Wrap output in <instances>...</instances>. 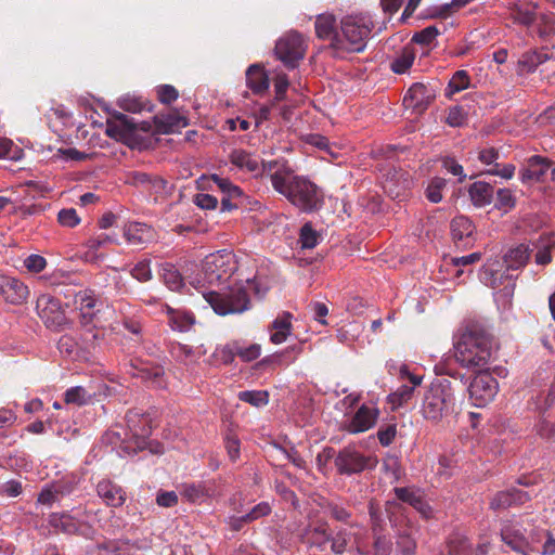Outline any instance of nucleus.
I'll return each instance as SVG.
<instances>
[{"mask_svg": "<svg viewBox=\"0 0 555 555\" xmlns=\"http://www.w3.org/2000/svg\"><path fill=\"white\" fill-rule=\"evenodd\" d=\"M539 34L541 37L555 35V17L552 14H543L539 22Z\"/></svg>", "mask_w": 555, "mask_h": 555, "instance_id": "nucleus-61", "label": "nucleus"}, {"mask_svg": "<svg viewBox=\"0 0 555 555\" xmlns=\"http://www.w3.org/2000/svg\"><path fill=\"white\" fill-rule=\"evenodd\" d=\"M24 267L29 273H40L46 269L47 260L40 255L33 254L25 258Z\"/></svg>", "mask_w": 555, "mask_h": 555, "instance_id": "nucleus-54", "label": "nucleus"}, {"mask_svg": "<svg viewBox=\"0 0 555 555\" xmlns=\"http://www.w3.org/2000/svg\"><path fill=\"white\" fill-rule=\"evenodd\" d=\"M131 374L156 387H162L164 384V369L159 365L141 364L140 366H133Z\"/></svg>", "mask_w": 555, "mask_h": 555, "instance_id": "nucleus-31", "label": "nucleus"}, {"mask_svg": "<svg viewBox=\"0 0 555 555\" xmlns=\"http://www.w3.org/2000/svg\"><path fill=\"white\" fill-rule=\"evenodd\" d=\"M178 91L170 85H163L157 88L158 100L164 104H170L178 99Z\"/></svg>", "mask_w": 555, "mask_h": 555, "instance_id": "nucleus-62", "label": "nucleus"}, {"mask_svg": "<svg viewBox=\"0 0 555 555\" xmlns=\"http://www.w3.org/2000/svg\"><path fill=\"white\" fill-rule=\"evenodd\" d=\"M156 131L158 133H173L188 126V119L176 112L159 114L154 117Z\"/></svg>", "mask_w": 555, "mask_h": 555, "instance_id": "nucleus-25", "label": "nucleus"}, {"mask_svg": "<svg viewBox=\"0 0 555 555\" xmlns=\"http://www.w3.org/2000/svg\"><path fill=\"white\" fill-rule=\"evenodd\" d=\"M240 400L254 406H263L269 401V393L262 390H246L238 393Z\"/></svg>", "mask_w": 555, "mask_h": 555, "instance_id": "nucleus-44", "label": "nucleus"}, {"mask_svg": "<svg viewBox=\"0 0 555 555\" xmlns=\"http://www.w3.org/2000/svg\"><path fill=\"white\" fill-rule=\"evenodd\" d=\"M211 181L230 197H238L242 195L241 189L234 185L229 179L219 177L218 175H212Z\"/></svg>", "mask_w": 555, "mask_h": 555, "instance_id": "nucleus-51", "label": "nucleus"}, {"mask_svg": "<svg viewBox=\"0 0 555 555\" xmlns=\"http://www.w3.org/2000/svg\"><path fill=\"white\" fill-rule=\"evenodd\" d=\"M543 532L527 529L521 522L509 521L502 526L500 531L501 541L512 551L522 555H530V552H538V545L541 543Z\"/></svg>", "mask_w": 555, "mask_h": 555, "instance_id": "nucleus-6", "label": "nucleus"}, {"mask_svg": "<svg viewBox=\"0 0 555 555\" xmlns=\"http://www.w3.org/2000/svg\"><path fill=\"white\" fill-rule=\"evenodd\" d=\"M480 281L491 288L495 289L502 286L495 293V301L504 309L511 306L515 291V282L511 275L501 271L499 261H488L479 273Z\"/></svg>", "mask_w": 555, "mask_h": 555, "instance_id": "nucleus-7", "label": "nucleus"}, {"mask_svg": "<svg viewBox=\"0 0 555 555\" xmlns=\"http://www.w3.org/2000/svg\"><path fill=\"white\" fill-rule=\"evenodd\" d=\"M373 23L365 15H349L341 20L340 31L331 47L337 52H362L372 33Z\"/></svg>", "mask_w": 555, "mask_h": 555, "instance_id": "nucleus-3", "label": "nucleus"}, {"mask_svg": "<svg viewBox=\"0 0 555 555\" xmlns=\"http://www.w3.org/2000/svg\"><path fill=\"white\" fill-rule=\"evenodd\" d=\"M336 20L332 14H320L315 21V33L320 39L334 41V37L338 31H335Z\"/></svg>", "mask_w": 555, "mask_h": 555, "instance_id": "nucleus-36", "label": "nucleus"}, {"mask_svg": "<svg viewBox=\"0 0 555 555\" xmlns=\"http://www.w3.org/2000/svg\"><path fill=\"white\" fill-rule=\"evenodd\" d=\"M397 435V426L396 424H388L386 426L379 427L377 431V438L382 446L387 447L392 443L395 437Z\"/></svg>", "mask_w": 555, "mask_h": 555, "instance_id": "nucleus-60", "label": "nucleus"}, {"mask_svg": "<svg viewBox=\"0 0 555 555\" xmlns=\"http://www.w3.org/2000/svg\"><path fill=\"white\" fill-rule=\"evenodd\" d=\"M246 85L256 94L267 91L269 78L262 66L254 64L247 68Z\"/></svg>", "mask_w": 555, "mask_h": 555, "instance_id": "nucleus-28", "label": "nucleus"}, {"mask_svg": "<svg viewBox=\"0 0 555 555\" xmlns=\"http://www.w3.org/2000/svg\"><path fill=\"white\" fill-rule=\"evenodd\" d=\"M127 427L131 436L135 439V447H125L128 452H135L145 446L146 438L152 433L151 418L149 415L138 411H130L126 416Z\"/></svg>", "mask_w": 555, "mask_h": 555, "instance_id": "nucleus-14", "label": "nucleus"}, {"mask_svg": "<svg viewBox=\"0 0 555 555\" xmlns=\"http://www.w3.org/2000/svg\"><path fill=\"white\" fill-rule=\"evenodd\" d=\"M271 335L270 340L275 344H282L291 335L292 332V314L283 312L280 314L270 326Z\"/></svg>", "mask_w": 555, "mask_h": 555, "instance_id": "nucleus-29", "label": "nucleus"}, {"mask_svg": "<svg viewBox=\"0 0 555 555\" xmlns=\"http://www.w3.org/2000/svg\"><path fill=\"white\" fill-rule=\"evenodd\" d=\"M57 220L63 227L74 228L80 222L76 209L65 208L59 211Z\"/></svg>", "mask_w": 555, "mask_h": 555, "instance_id": "nucleus-57", "label": "nucleus"}, {"mask_svg": "<svg viewBox=\"0 0 555 555\" xmlns=\"http://www.w3.org/2000/svg\"><path fill=\"white\" fill-rule=\"evenodd\" d=\"M469 76L466 70H457L449 81L448 94L465 90L469 86Z\"/></svg>", "mask_w": 555, "mask_h": 555, "instance_id": "nucleus-48", "label": "nucleus"}, {"mask_svg": "<svg viewBox=\"0 0 555 555\" xmlns=\"http://www.w3.org/2000/svg\"><path fill=\"white\" fill-rule=\"evenodd\" d=\"M440 34L441 31L436 25H430L416 31L412 37V41L424 47H429Z\"/></svg>", "mask_w": 555, "mask_h": 555, "instance_id": "nucleus-41", "label": "nucleus"}, {"mask_svg": "<svg viewBox=\"0 0 555 555\" xmlns=\"http://www.w3.org/2000/svg\"><path fill=\"white\" fill-rule=\"evenodd\" d=\"M261 353V347L258 344H250L248 346L242 345L237 341V357L244 362L256 360Z\"/></svg>", "mask_w": 555, "mask_h": 555, "instance_id": "nucleus-52", "label": "nucleus"}, {"mask_svg": "<svg viewBox=\"0 0 555 555\" xmlns=\"http://www.w3.org/2000/svg\"><path fill=\"white\" fill-rule=\"evenodd\" d=\"M537 431L540 437L550 439L555 435V426L551 420L542 416L537 425Z\"/></svg>", "mask_w": 555, "mask_h": 555, "instance_id": "nucleus-63", "label": "nucleus"}, {"mask_svg": "<svg viewBox=\"0 0 555 555\" xmlns=\"http://www.w3.org/2000/svg\"><path fill=\"white\" fill-rule=\"evenodd\" d=\"M152 125L149 121H135L133 118L118 113L114 119L107 121L106 133L120 140H135L138 132H150Z\"/></svg>", "mask_w": 555, "mask_h": 555, "instance_id": "nucleus-11", "label": "nucleus"}, {"mask_svg": "<svg viewBox=\"0 0 555 555\" xmlns=\"http://www.w3.org/2000/svg\"><path fill=\"white\" fill-rule=\"evenodd\" d=\"M550 59L551 55L543 50L526 52L518 61V72L520 74L532 73L540 64H543Z\"/></svg>", "mask_w": 555, "mask_h": 555, "instance_id": "nucleus-33", "label": "nucleus"}, {"mask_svg": "<svg viewBox=\"0 0 555 555\" xmlns=\"http://www.w3.org/2000/svg\"><path fill=\"white\" fill-rule=\"evenodd\" d=\"M311 544L318 546L320 550H324L328 541H331V534L324 526L315 527L309 535Z\"/></svg>", "mask_w": 555, "mask_h": 555, "instance_id": "nucleus-53", "label": "nucleus"}, {"mask_svg": "<svg viewBox=\"0 0 555 555\" xmlns=\"http://www.w3.org/2000/svg\"><path fill=\"white\" fill-rule=\"evenodd\" d=\"M499 390L498 380L488 372L478 373L469 384V398L476 406L490 403Z\"/></svg>", "mask_w": 555, "mask_h": 555, "instance_id": "nucleus-13", "label": "nucleus"}, {"mask_svg": "<svg viewBox=\"0 0 555 555\" xmlns=\"http://www.w3.org/2000/svg\"><path fill=\"white\" fill-rule=\"evenodd\" d=\"M131 275L140 282H146L152 278L150 261L143 260L138 262L131 270Z\"/></svg>", "mask_w": 555, "mask_h": 555, "instance_id": "nucleus-59", "label": "nucleus"}, {"mask_svg": "<svg viewBox=\"0 0 555 555\" xmlns=\"http://www.w3.org/2000/svg\"><path fill=\"white\" fill-rule=\"evenodd\" d=\"M393 491L397 499L413 506L424 517L428 518L431 516V507L424 500L423 493L420 489L402 487L395 488Z\"/></svg>", "mask_w": 555, "mask_h": 555, "instance_id": "nucleus-22", "label": "nucleus"}, {"mask_svg": "<svg viewBox=\"0 0 555 555\" xmlns=\"http://www.w3.org/2000/svg\"><path fill=\"white\" fill-rule=\"evenodd\" d=\"M0 294L7 304L20 306L27 301L30 292L22 280L0 274Z\"/></svg>", "mask_w": 555, "mask_h": 555, "instance_id": "nucleus-15", "label": "nucleus"}, {"mask_svg": "<svg viewBox=\"0 0 555 555\" xmlns=\"http://www.w3.org/2000/svg\"><path fill=\"white\" fill-rule=\"evenodd\" d=\"M538 249L535 254V262L541 266L548 264L552 261V249L555 247V241L551 235H543L537 242Z\"/></svg>", "mask_w": 555, "mask_h": 555, "instance_id": "nucleus-37", "label": "nucleus"}, {"mask_svg": "<svg viewBox=\"0 0 555 555\" xmlns=\"http://www.w3.org/2000/svg\"><path fill=\"white\" fill-rule=\"evenodd\" d=\"M91 395L81 386L72 387L65 392V402L83 405L90 400Z\"/></svg>", "mask_w": 555, "mask_h": 555, "instance_id": "nucleus-45", "label": "nucleus"}, {"mask_svg": "<svg viewBox=\"0 0 555 555\" xmlns=\"http://www.w3.org/2000/svg\"><path fill=\"white\" fill-rule=\"evenodd\" d=\"M435 98V92L428 86L416 82L413 83L403 98V105L417 113L424 112Z\"/></svg>", "mask_w": 555, "mask_h": 555, "instance_id": "nucleus-18", "label": "nucleus"}, {"mask_svg": "<svg viewBox=\"0 0 555 555\" xmlns=\"http://www.w3.org/2000/svg\"><path fill=\"white\" fill-rule=\"evenodd\" d=\"M401 378H408L411 385H402L389 396L391 403L402 405L408 402L413 395L415 386L422 383V377L410 373L405 367L400 370Z\"/></svg>", "mask_w": 555, "mask_h": 555, "instance_id": "nucleus-24", "label": "nucleus"}, {"mask_svg": "<svg viewBox=\"0 0 555 555\" xmlns=\"http://www.w3.org/2000/svg\"><path fill=\"white\" fill-rule=\"evenodd\" d=\"M163 279L165 284L172 291H177L182 286V278L171 264H166L163 268Z\"/></svg>", "mask_w": 555, "mask_h": 555, "instance_id": "nucleus-50", "label": "nucleus"}, {"mask_svg": "<svg viewBox=\"0 0 555 555\" xmlns=\"http://www.w3.org/2000/svg\"><path fill=\"white\" fill-rule=\"evenodd\" d=\"M72 491L70 487L57 483L53 487H47L38 495V502L43 505H51L57 500L59 495L67 494Z\"/></svg>", "mask_w": 555, "mask_h": 555, "instance_id": "nucleus-39", "label": "nucleus"}, {"mask_svg": "<svg viewBox=\"0 0 555 555\" xmlns=\"http://www.w3.org/2000/svg\"><path fill=\"white\" fill-rule=\"evenodd\" d=\"M166 311L173 330L185 332L190 330L195 322L194 315L191 312L176 310L169 306H166Z\"/></svg>", "mask_w": 555, "mask_h": 555, "instance_id": "nucleus-35", "label": "nucleus"}, {"mask_svg": "<svg viewBox=\"0 0 555 555\" xmlns=\"http://www.w3.org/2000/svg\"><path fill=\"white\" fill-rule=\"evenodd\" d=\"M96 493L111 507H119L126 502L125 490L109 479H102L98 482Z\"/></svg>", "mask_w": 555, "mask_h": 555, "instance_id": "nucleus-20", "label": "nucleus"}, {"mask_svg": "<svg viewBox=\"0 0 555 555\" xmlns=\"http://www.w3.org/2000/svg\"><path fill=\"white\" fill-rule=\"evenodd\" d=\"M416 551V541L413 531L405 530L398 534L397 552L400 555H414Z\"/></svg>", "mask_w": 555, "mask_h": 555, "instance_id": "nucleus-40", "label": "nucleus"}, {"mask_svg": "<svg viewBox=\"0 0 555 555\" xmlns=\"http://www.w3.org/2000/svg\"><path fill=\"white\" fill-rule=\"evenodd\" d=\"M124 236L128 244L142 246L154 240V231L145 223L130 222L124 228Z\"/></svg>", "mask_w": 555, "mask_h": 555, "instance_id": "nucleus-23", "label": "nucleus"}, {"mask_svg": "<svg viewBox=\"0 0 555 555\" xmlns=\"http://www.w3.org/2000/svg\"><path fill=\"white\" fill-rule=\"evenodd\" d=\"M305 42L300 34L291 31L280 38L275 44V55L288 68H295L305 56Z\"/></svg>", "mask_w": 555, "mask_h": 555, "instance_id": "nucleus-9", "label": "nucleus"}, {"mask_svg": "<svg viewBox=\"0 0 555 555\" xmlns=\"http://www.w3.org/2000/svg\"><path fill=\"white\" fill-rule=\"evenodd\" d=\"M319 234L314 231L310 223H306L300 229L299 243L301 248L312 249L318 245Z\"/></svg>", "mask_w": 555, "mask_h": 555, "instance_id": "nucleus-46", "label": "nucleus"}, {"mask_svg": "<svg viewBox=\"0 0 555 555\" xmlns=\"http://www.w3.org/2000/svg\"><path fill=\"white\" fill-rule=\"evenodd\" d=\"M36 309L39 318L47 327L60 330L66 324V314L61 301L50 294H41L38 296Z\"/></svg>", "mask_w": 555, "mask_h": 555, "instance_id": "nucleus-12", "label": "nucleus"}, {"mask_svg": "<svg viewBox=\"0 0 555 555\" xmlns=\"http://www.w3.org/2000/svg\"><path fill=\"white\" fill-rule=\"evenodd\" d=\"M552 166V162L542 156H532L528 160V166L524 169L521 175V180L526 181H541L544 176L547 173L548 169Z\"/></svg>", "mask_w": 555, "mask_h": 555, "instance_id": "nucleus-26", "label": "nucleus"}, {"mask_svg": "<svg viewBox=\"0 0 555 555\" xmlns=\"http://www.w3.org/2000/svg\"><path fill=\"white\" fill-rule=\"evenodd\" d=\"M49 525L63 533H77L80 522L68 513H53L49 517Z\"/></svg>", "mask_w": 555, "mask_h": 555, "instance_id": "nucleus-30", "label": "nucleus"}, {"mask_svg": "<svg viewBox=\"0 0 555 555\" xmlns=\"http://www.w3.org/2000/svg\"><path fill=\"white\" fill-rule=\"evenodd\" d=\"M454 348L456 362L469 370L483 369L493 356L490 335L477 330L463 333Z\"/></svg>", "mask_w": 555, "mask_h": 555, "instance_id": "nucleus-2", "label": "nucleus"}, {"mask_svg": "<svg viewBox=\"0 0 555 555\" xmlns=\"http://www.w3.org/2000/svg\"><path fill=\"white\" fill-rule=\"evenodd\" d=\"M376 465V457L365 456L352 448H344L335 457V466L341 475L359 474L365 469H373Z\"/></svg>", "mask_w": 555, "mask_h": 555, "instance_id": "nucleus-10", "label": "nucleus"}, {"mask_svg": "<svg viewBox=\"0 0 555 555\" xmlns=\"http://www.w3.org/2000/svg\"><path fill=\"white\" fill-rule=\"evenodd\" d=\"M392 551V542L386 537L378 535L374 541L375 555H390Z\"/></svg>", "mask_w": 555, "mask_h": 555, "instance_id": "nucleus-64", "label": "nucleus"}, {"mask_svg": "<svg viewBox=\"0 0 555 555\" xmlns=\"http://www.w3.org/2000/svg\"><path fill=\"white\" fill-rule=\"evenodd\" d=\"M455 398L449 385H431L426 391L422 413L423 416L431 422L439 423L454 412Z\"/></svg>", "mask_w": 555, "mask_h": 555, "instance_id": "nucleus-5", "label": "nucleus"}, {"mask_svg": "<svg viewBox=\"0 0 555 555\" xmlns=\"http://www.w3.org/2000/svg\"><path fill=\"white\" fill-rule=\"evenodd\" d=\"M80 311V317L83 324H89L93 321L96 313L100 311L102 302L95 297L94 292L85 289L76 295L75 299Z\"/></svg>", "mask_w": 555, "mask_h": 555, "instance_id": "nucleus-21", "label": "nucleus"}, {"mask_svg": "<svg viewBox=\"0 0 555 555\" xmlns=\"http://www.w3.org/2000/svg\"><path fill=\"white\" fill-rule=\"evenodd\" d=\"M415 52L413 48L405 47L400 54L392 61L391 69L396 74H404L414 63Z\"/></svg>", "mask_w": 555, "mask_h": 555, "instance_id": "nucleus-38", "label": "nucleus"}, {"mask_svg": "<svg viewBox=\"0 0 555 555\" xmlns=\"http://www.w3.org/2000/svg\"><path fill=\"white\" fill-rule=\"evenodd\" d=\"M205 300L219 315L242 313L249 309L246 285L234 282L221 291H209L203 294Z\"/></svg>", "mask_w": 555, "mask_h": 555, "instance_id": "nucleus-4", "label": "nucleus"}, {"mask_svg": "<svg viewBox=\"0 0 555 555\" xmlns=\"http://www.w3.org/2000/svg\"><path fill=\"white\" fill-rule=\"evenodd\" d=\"M469 197L477 207L489 205L493 197V186L487 182H474L468 189Z\"/></svg>", "mask_w": 555, "mask_h": 555, "instance_id": "nucleus-32", "label": "nucleus"}, {"mask_svg": "<svg viewBox=\"0 0 555 555\" xmlns=\"http://www.w3.org/2000/svg\"><path fill=\"white\" fill-rule=\"evenodd\" d=\"M230 163L237 169L249 172L257 176H263L267 178L264 172V165L269 162H260L259 157L244 149H234L229 154Z\"/></svg>", "mask_w": 555, "mask_h": 555, "instance_id": "nucleus-17", "label": "nucleus"}, {"mask_svg": "<svg viewBox=\"0 0 555 555\" xmlns=\"http://www.w3.org/2000/svg\"><path fill=\"white\" fill-rule=\"evenodd\" d=\"M331 550L335 554H343L347 551L350 541L349 533L346 530H340L334 538H331Z\"/></svg>", "mask_w": 555, "mask_h": 555, "instance_id": "nucleus-56", "label": "nucleus"}, {"mask_svg": "<svg viewBox=\"0 0 555 555\" xmlns=\"http://www.w3.org/2000/svg\"><path fill=\"white\" fill-rule=\"evenodd\" d=\"M529 492L520 489H511L498 492L490 502V508L493 511H502L512 506H520L530 501Z\"/></svg>", "mask_w": 555, "mask_h": 555, "instance_id": "nucleus-19", "label": "nucleus"}, {"mask_svg": "<svg viewBox=\"0 0 555 555\" xmlns=\"http://www.w3.org/2000/svg\"><path fill=\"white\" fill-rule=\"evenodd\" d=\"M378 417V410L365 404L361 405L354 415L341 424V429L349 434H359L372 428Z\"/></svg>", "mask_w": 555, "mask_h": 555, "instance_id": "nucleus-16", "label": "nucleus"}, {"mask_svg": "<svg viewBox=\"0 0 555 555\" xmlns=\"http://www.w3.org/2000/svg\"><path fill=\"white\" fill-rule=\"evenodd\" d=\"M383 470L392 479V481H398L402 476V468L399 457L393 454H387L383 459Z\"/></svg>", "mask_w": 555, "mask_h": 555, "instance_id": "nucleus-42", "label": "nucleus"}, {"mask_svg": "<svg viewBox=\"0 0 555 555\" xmlns=\"http://www.w3.org/2000/svg\"><path fill=\"white\" fill-rule=\"evenodd\" d=\"M475 232V225L465 216H457L451 221V233L456 244L464 242V246L469 245Z\"/></svg>", "mask_w": 555, "mask_h": 555, "instance_id": "nucleus-27", "label": "nucleus"}, {"mask_svg": "<svg viewBox=\"0 0 555 555\" xmlns=\"http://www.w3.org/2000/svg\"><path fill=\"white\" fill-rule=\"evenodd\" d=\"M447 181L443 178H434L427 189L426 196L431 203H439L442 199V190L446 188Z\"/></svg>", "mask_w": 555, "mask_h": 555, "instance_id": "nucleus-49", "label": "nucleus"}, {"mask_svg": "<svg viewBox=\"0 0 555 555\" xmlns=\"http://www.w3.org/2000/svg\"><path fill=\"white\" fill-rule=\"evenodd\" d=\"M530 257V250L527 245L519 244L511 248L504 256V262L507 269L517 270L522 268Z\"/></svg>", "mask_w": 555, "mask_h": 555, "instance_id": "nucleus-34", "label": "nucleus"}, {"mask_svg": "<svg viewBox=\"0 0 555 555\" xmlns=\"http://www.w3.org/2000/svg\"><path fill=\"white\" fill-rule=\"evenodd\" d=\"M264 172L275 192L283 195L300 211L312 212L323 205V192L309 179L298 176L286 160H270Z\"/></svg>", "mask_w": 555, "mask_h": 555, "instance_id": "nucleus-1", "label": "nucleus"}, {"mask_svg": "<svg viewBox=\"0 0 555 555\" xmlns=\"http://www.w3.org/2000/svg\"><path fill=\"white\" fill-rule=\"evenodd\" d=\"M234 271L233 256L216 253L207 256L203 263L204 279L208 284L228 281Z\"/></svg>", "mask_w": 555, "mask_h": 555, "instance_id": "nucleus-8", "label": "nucleus"}, {"mask_svg": "<svg viewBox=\"0 0 555 555\" xmlns=\"http://www.w3.org/2000/svg\"><path fill=\"white\" fill-rule=\"evenodd\" d=\"M237 356V341H231L224 346L216 348L214 358L223 364H230Z\"/></svg>", "mask_w": 555, "mask_h": 555, "instance_id": "nucleus-43", "label": "nucleus"}, {"mask_svg": "<svg viewBox=\"0 0 555 555\" xmlns=\"http://www.w3.org/2000/svg\"><path fill=\"white\" fill-rule=\"evenodd\" d=\"M467 120V113L461 106H453L449 109L447 124L451 127H461Z\"/></svg>", "mask_w": 555, "mask_h": 555, "instance_id": "nucleus-55", "label": "nucleus"}, {"mask_svg": "<svg viewBox=\"0 0 555 555\" xmlns=\"http://www.w3.org/2000/svg\"><path fill=\"white\" fill-rule=\"evenodd\" d=\"M515 206V197L511 190L500 189L496 192V207L499 209L508 210Z\"/></svg>", "mask_w": 555, "mask_h": 555, "instance_id": "nucleus-58", "label": "nucleus"}, {"mask_svg": "<svg viewBox=\"0 0 555 555\" xmlns=\"http://www.w3.org/2000/svg\"><path fill=\"white\" fill-rule=\"evenodd\" d=\"M180 493L184 499L192 503L205 500L202 482L184 483L181 487Z\"/></svg>", "mask_w": 555, "mask_h": 555, "instance_id": "nucleus-47", "label": "nucleus"}]
</instances>
